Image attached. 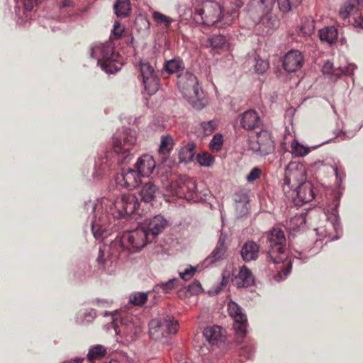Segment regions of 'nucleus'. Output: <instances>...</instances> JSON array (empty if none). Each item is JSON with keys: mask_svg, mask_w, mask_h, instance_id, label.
Returning a JSON list of instances; mask_svg holds the SVG:
<instances>
[{"mask_svg": "<svg viewBox=\"0 0 363 363\" xmlns=\"http://www.w3.org/2000/svg\"><path fill=\"white\" fill-rule=\"evenodd\" d=\"M301 1L302 0H251L247 5V13L259 28L264 27L262 32L268 33L279 26V18L272 13L275 4L280 11L288 13L297 8Z\"/></svg>", "mask_w": 363, "mask_h": 363, "instance_id": "1", "label": "nucleus"}, {"mask_svg": "<svg viewBox=\"0 0 363 363\" xmlns=\"http://www.w3.org/2000/svg\"><path fill=\"white\" fill-rule=\"evenodd\" d=\"M114 209L109 214L106 211H97L91 222V231L96 239L106 237L108 228L112 219L123 218L133 215H140L139 211L140 203L135 195L132 194H123L113 203Z\"/></svg>", "mask_w": 363, "mask_h": 363, "instance_id": "2", "label": "nucleus"}, {"mask_svg": "<svg viewBox=\"0 0 363 363\" xmlns=\"http://www.w3.org/2000/svg\"><path fill=\"white\" fill-rule=\"evenodd\" d=\"M136 142L135 131L129 128H123L116 132L113 137V152L107 153L98 160L96 167L100 174H104L114 169L118 165L129 161V152Z\"/></svg>", "mask_w": 363, "mask_h": 363, "instance_id": "3", "label": "nucleus"}, {"mask_svg": "<svg viewBox=\"0 0 363 363\" xmlns=\"http://www.w3.org/2000/svg\"><path fill=\"white\" fill-rule=\"evenodd\" d=\"M152 239L145 228L140 226L135 230L124 232L120 238H116L111 243L110 247L121 255L123 252L133 253L139 252Z\"/></svg>", "mask_w": 363, "mask_h": 363, "instance_id": "4", "label": "nucleus"}, {"mask_svg": "<svg viewBox=\"0 0 363 363\" xmlns=\"http://www.w3.org/2000/svg\"><path fill=\"white\" fill-rule=\"evenodd\" d=\"M91 55L98 60V65L107 73H113L122 67V57L114 51L113 45L111 42L94 46Z\"/></svg>", "mask_w": 363, "mask_h": 363, "instance_id": "5", "label": "nucleus"}, {"mask_svg": "<svg viewBox=\"0 0 363 363\" xmlns=\"http://www.w3.org/2000/svg\"><path fill=\"white\" fill-rule=\"evenodd\" d=\"M177 86L183 96L196 108H202L203 92L199 86L197 77L191 72L185 71L177 76Z\"/></svg>", "mask_w": 363, "mask_h": 363, "instance_id": "6", "label": "nucleus"}, {"mask_svg": "<svg viewBox=\"0 0 363 363\" xmlns=\"http://www.w3.org/2000/svg\"><path fill=\"white\" fill-rule=\"evenodd\" d=\"M221 14V7L218 2L206 1L195 8L193 18L197 23L222 28Z\"/></svg>", "mask_w": 363, "mask_h": 363, "instance_id": "7", "label": "nucleus"}, {"mask_svg": "<svg viewBox=\"0 0 363 363\" xmlns=\"http://www.w3.org/2000/svg\"><path fill=\"white\" fill-rule=\"evenodd\" d=\"M268 257L274 264L283 263L287 259L285 250L286 238L280 228H273L266 234Z\"/></svg>", "mask_w": 363, "mask_h": 363, "instance_id": "8", "label": "nucleus"}, {"mask_svg": "<svg viewBox=\"0 0 363 363\" xmlns=\"http://www.w3.org/2000/svg\"><path fill=\"white\" fill-rule=\"evenodd\" d=\"M179 328V323L174 318L166 315L163 318L153 319L149 323V333L152 339L161 340L171 334H175Z\"/></svg>", "mask_w": 363, "mask_h": 363, "instance_id": "9", "label": "nucleus"}, {"mask_svg": "<svg viewBox=\"0 0 363 363\" xmlns=\"http://www.w3.org/2000/svg\"><path fill=\"white\" fill-rule=\"evenodd\" d=\"M306 181V172L303 166L296 162L290 163L285 169L282 188L285 195L294 192L296 186L303 184Z\"/></svg>", "mask_w": 363, "mask_h": 363, "instance_id": "10", "label": "nucleus"}, {"mask_svg": "<svg viewBox=\"0 0 363 363\" xmlns=\"http://www.w3.org/2000/svg\"><path fill=\"white\" fill-rule=\"evenodd\" d=\"M249 147L257 155L265 156L274 151V144L270 133L267 130H262L255 138H250Z\"/></svg>", "mask_w": 363, "mask_h": 363, "instance_id": "11", "label": "nucleus"}, {"mask_svg": "<svg viewBox=\"0 0 363 363\" xmlns=\"http://www.w3.org/2000/svg\"><path fill=\"white\" fill-rule=\"evenodd\" d=\"M359 0H349L341 6L339 16L343 20H347L348 23L354 27L363 28V16L359 13Z\"/></svg>", "mask_w": 363, "mask_h": 363, "instance_id": "12", "label": "nucleus"}, {"mask_svg": "<svg viewBox=\"0 0 363 363\" xmlns=\"http://www.w3.org/2000/svg\"><path fill=\"white\" fill-rule=\"evenodd\" d=\"M140 69L145 91L149 95H153L160 86V78L156 71L148 62H141Z\"/></svg>", "mask_w": 363, "mask_h": 363, "instance_id": "13", "label": "nucleus"}, {"mask_svg": "<svg viewBox=\"0 0 363 363\" xmlns=\"http://www.w3.org/2000/svg\"><path fill=\"white\" fill-rule=\"evenodd\" d=\"M288 198L291 199L296 206H302L305 203H308L315 198L313 184L306 181L303 184L296 186L294 192L288 194Z\"/></svg>", "mask_w": 363, "mask_h": 363, "instance_id": "14", "label": "nucleus"}, {"mask_svg": "<svg viewBox=\"0 0 363 363\" xmlns=\"http://www.w3.org/2000/svg\"><path fill=\"white\" fill-rule=\"evenodd\" d=\"M117 186L127 189H133L141 182L140 175L133 169H123L115 176Z\"/></svg>", "mask_w": 363, "mask_h": 363, "instance_id": "15", "label": "nucleus"}, {"mask_svg": "<svg viewBox=\"0 0 363 363\" xmlns=\"http://www.w3.org/2000/svg\"><path fill=\"white\" fill-rule=\"evenodd\" d=\"M235 269L232 272L231 281L238 288H247L254 284L255 278L251 270L245 265L239 268L238 272Z\"/></svg>", "mask_w": 363, "mask_h": 363, "instance_id": "16", "label": "nucleus"}, {"mask_svg": "<svg viewBox=\"0 0 363 363\" xmlns=\"http://www.w3.org/2000/svg\"><path fill=\"white\" fill-rule=\"evenodd\" d=\"M303 65V56L297 50L288 52L284 58L283 66L287 72H294L300 69Z\"/></svg>", "mask_w": 363, "mask_h": 363, "instance_id": "17", "label": "nucleus"}, {"mask_svg": "<svg viewBox=\"0 0 363 363\" xmlns=\"http://www.w3.org/2000/svg\"><path fill=\"white\" fill-rule=\"evenodd\" d=\"M168 221L161 215H157L150 218L143 224V228H145L152 241L161 233L167 227Z\"/></svg>", "mask_w": 363, "mask_h": 363, "instance_id": "18", "label": "nucleus"}, {"mask_svg": "<svg viewBox=\"0 0 363 363\" xmlns=\"http://www.w3.org/2000/svg\"><path fill=\"white\" fill-rule=\"evenodd\" d=\"M203 333L206 340L213 346H219L225 340V330L218 325L206 327Z\"/></svg>", "mask_w": 363, "mask_h": 363, "instance_id": "19", "label": "nucleus"}, {"mask_svg": "<svg viewBox=\"0 0 363 363\" xmlns=\"http://www.w3.org/2000/svg\"><path fill=\"white\" fill-rule=\"evenodd\" d=\"M228 311L230 316L234 318L235 320L240 325L237 328V333L242 336L246 335L247 317L242 313V310L235 302H230L228 304Z\"/></svg>", "mask_w": 363, "mask_h": 363, "instance_id": "20", "label": "nucleus"}, {"mask_svg": "<svg viewBox=\"0 0 363 363\" xmlns=\"http://www.w3.org/2000/svg\"><path fill=\"white\" fill-rule=\"evenodd\" d=\"M155 165L156 163L152 156L144 155L138 158L135 167L140 177H148L152 173Z\"/></svg>", "mask_w": 363, "mask_h": 363, "instance_id": "21", "label": "nucleus"}, {"mask_svg": "<svg viewBox=\"0 0 363 363\" xmlns=\"http://www.w3.org/2000/svg\"><path fill=\"white\" fill-rule=\"evenodd\" d=\"M259 245L252 240L246 241L241 247L240 255L243 261L249 262L257 259L259 255Z\"/></svg>", "mask_w": 363, "mask_h": 363, "instance_id": "22", "label": "nucleus"}, {"mask_svg": "<svg viewBox=\"0 0 363 363\" xmlns=\"http://www.w3.org/2000/svg\"><path fill=\"white\" fill-rule=\"evenodd\" d=\"M240 123L243 128L252 130L259 126L260 118L256 111L249 110L244 112L242 115Z\"/></svg>", "mask_w": 363, "mask_h": 363, "instance_id": "23", "label": "nucleus"}, {"mask_svg": "<svg viewBox=\"0 0 363 363\" xmlns=\"http://www.w3.org/2000/svg\"><path fill=\"white\" fill-rule=\"evenodd\" d=\"M160 194L159 187L154 182L149 181L146 182L140 191L142 200L145 203H150Z\"/></svg>", "mask_w": 363, "mask_h": 363, "instance_id": "24", "label": "nucleus"}, {"mask_svg": "<svg viewBox=\"0 0 363 363\" xmlns=\"http://www.w3.org/2000/svg\"><path fill=\"white\" fill-rule=\"evenodd\" d=\"M227 247L225 245V240L220 238L218 242L212 251L211 255L206 258V261L210 263H214L217 261L223 259L225 257Z\"/></svg>", "mask_w": 363, "mask_h": 363, "instance_id": "25", "label": "nucleus"}, {"mask_svg": "<svg viewBox=\"0 0 363 363\" xmlns=\"http://www.w3.org/2000/svg\"><path fill=\"white\" fill-rule=\"evenodd\" d=\"M196 145L194 143H189L179 152V159L180 162L189 163L194 160L195 156Z\"/></svg>", "mask_w": 363, "mask_h": 363, "instance_id": "26", "label": "nucleus"}, {"mask_svg": "<svg viewBox=\"0 0 363 363\" xmlns=\"http://www.w3.org/2000/svg\"><path fill=\"white\" fill-rule=\"evenodd\" d=\"M227 41L223 35H214L209 37L204 43L206 48H211L216 51H218L225 48Z\"/></svg>", "mask_w": 363, "mask_h": 363, "instance_id": "27", "label": "nucleus"}, {"mask_svg": "<svg viewBox=\"0 0 363 363\" xmlns=\"http://www.w3.org/2000/svg\"><path fill=\"white\" fill-rule=\"evenodd\" d=\"M320 39L328 43H333L337 38V29L334 26L325 27L319 30Z\"/></svg>", "mask_w": 363, "mask_h": 363, "instance_id": "28", "label": "nucleus"}, {"mask_svg": "<svg viewBox=\"0 0 363 363\" xmlns=\"http://www.w3.org/2000/svg\"><path fill=\"white\" fill-rule=\"evenodd\" d=\"M106 354V349L101 345H96L91 347L88 353V359L85 360V363H94L96 359H101Z\"/></svg>", "mask_w": 363, "mask_h": 363, "instance_id": "29", "label": "nucleus"}, {"mask_svg": "<svg viewBox=\"0 0 363 363\" xmlns=\"http://www.w3.org/2000/svg\"><path fill=\"white\" fill-rule=\"evenodd\" d=\"M113 9L118 16H128L131 11L130 0H117Z\"/></svg>", "mask_w": 363, "mask_h": 363, "instance_id": "30", "label": "nucleus"}, {"mask_svg": "<svg viewBox=\"0 0 363 363\" xmlns=\"http://www.w3.org/2000/svg\"><path fill=\"white\" fill-rule=\"evenodd\" d=\"M164 69L168 74L179 73L181 71L184 72V65L180 59H172L164 64Z\"/></svg>", "mask_w": 363, "mask_h": 363, "instance_id": "31", "label": "nucleus"}, {"mask_svg": "<svg viewBox=\"0 0 363 363\" xmlns=\"http://www.w3.org/2000/svg\"><path fill=\"white\" fill-rule=\"evenodd\" d=\"M152 18L157 25L163 26L165 28H168L173 22L172 18L159 11H154L152 13Z\"/></svg>", "mask_w": 363, "mask_h": 363, "instance_id": "32", "label": "nucleus"}, {"mask_svg": "<svg viewBox=\"0 0 363 363\" xmlns=\"http://www.w3.org/2000/svg\"><path fill=\"white\" fill-rule=\"evenodd\" d=\"M174 145V140L172 136L166 135L161 138L160 152L162 154L167 155L173 149Z\"/></svg>", "mask_w": 363, "mask_h": 363, "instance_id": "33", "label": "nucleus"}, {"mask_svg": "<svg viewBox=\"0 0 363 363\" xmlns=\"http://www.w3.org/2000/svg\"><path fill=\"white\" fill-rule=\"evenodd\" d=\"M179 280L178 279H172L164 283H161L155 286V291L162 290L163 292L167 294L172 289L178 286Z\"/></svg>", "mask_w": 363, "mask_h": 363, "instance_id": "34", "label": "nucleus"}, {"mask_svg": "<svg viewBox=\"0 0 363 363\" xmlns=\"http://www.w3.org/2000/svg\"><path fill=\"white\" fill-rule=\"evenodd\" d=\"M292 153L298 157H303L309 153V149L299 144L297 141L291 143Z\"/></svg>", "mask_w": 363, "mask_h": 363, "instance_id": "35", "label": "nucleus"}, {"mask_svg": "<svg viewBox=\"0 0 363 363\" xmlns=\"http://www.w3.org/2000/svg\"><path fill=\"white\" fill-rule=\"evenodd\" d=\"M196 159L198 162L202 166L210 167L214 162V157L208 152L199 154Z\"/></svg>", "mask_w": 363, "mask_h": 363, "instance_id": "36", "label": "nucleus"}, {"mask_svg": "<svg viewBox=\"0 0 363 363\" xmlns=\"http://www.w3.org/2000/svg\"><path fill=\"white\" fill-rule=\"evenodd\" d=\"M147 300V294L146 293H135L130 297V302L135 306H143Z\"/></svg>", "mask_w": 363, "mask_h": 363, "instance_id": "37", "label": "nucleus"}, {"mask_svg": "<svg viewBox=\"0 0 363 363\" xmlns=\"http://www.w3.org/2000/svg\"><path fill=\"white\" fill-rule=\"evenodd\" d=\"M216 128V123L213 121L203 122L200 125L201 133L205 135H211Z\"/></svg>", "mask_w": 363, "mask_h": 363, "instance_id": "38", "label": "nucleus"}, {"mask_svg": "<svg viewBox=\"0 0 363 363\" xmlns=\"http://www.w3.org/2000/svg\"><path fill=\"white\" fill-rule=\"evenodd\" d=\"M223 136L220 134H216L210 143L211 148L214 151L220 150L223 145Z\"/></svg>", "mask_w": 363, "mask_h": 363, "instance_id": "39", "label": "nucleus"}, {"mask_svg": "<svg viewBox=\"0 0 363 363\" xmlns=\"http://www.w3.org/2000/svg\"><path fill=\"white\" fill-rule=\"evenodd\" d=\"M124 30V27L121 26L118 21H115L113 24V28L112 30V34L113 35L114 39H120L122 37Z\"/></svg>", "mask_w": 363, "mask_h": 363, "instance_id": "40", "label": "nucleus"}, {"mask_svg": "<svg viewBox=\"0 0 363 363\" xmlns=\"http://www.w3.org/2000/svg\"><path fill=\"white\" fill-rule=\"evenodd\" d=\"M269 67V64L267 61L259 59L257 60L255 65L256 72L259 74L264 73Z\"/></svg>", "mask_w": 363, "mask_h": 363, "instance_id": "41", "label": "nucleus"}, {"mask_svg": "<svg viewBox=\"0 0 363 363\" xmlns=\"http://www.w3.org/2000/svg\"><path fill=\"white\" fill-rule=\"evenodd\" d=\"M196 272V267H191L189 269H185L184 272H180L179 276L182 279L188 281L194 277Z\"/></svg>", "mask_w": 363, "mask_h": 363, "instance_id": "42", "label": "nucleus"}, {"mask_svg": "<svg viewBox=\"0 0 363 363\" xmlns=\"http://www.w3.org/2000/svg\"><path fill=\"white\" fill-rule=\"evenodd\" d=\"M262 174V170L258 167L253 168L249 174L247 176V180L249 182H252L260 177Z\"/></svg>", "mask_w": 363, "mask_h": 363, "instance_id": "43", "label": "nucleus"}, {"mask_svg": "<svg viewBox=\"0 0 363 363\" xmlns=\"http://www.w3.org/2000/svg\"><path fill=\"white\" fill-rule=\"evenodd\" d=\"M202 290L201 284L199 281H194L188 286V291L191 294H198Z\"/></svg>", "mask_w": 363, "mask_h": 363, "instance_id": "44", "label": "nucleus"}, {"mask_svg": "<svg viewBox=\"0 0 363 363\" xmlns=\"http://www.w3.org/2000/svg\"><path fill=\"white\" fill-rule=\"evenodd\" d=\"M323 72L324 74H338L337 73H335L333 70V64L329 61L324 64L323 67Z\"/></svg>", "mask_w": 363, "mask_h": 363, "instance_id": "45", "label": "nucleus"}, {"mask_svg": "<svg viewBox=\"0 0 363 363\" xmlns=\"http://www.w3.org/2000/svg\"><path fill=\"white\" fill-rule=\"evenodd\" d=\"M355 68L354 65H350L347 67L340 68V74L345 75H352L353 74L354 69Z\"/></svg>", "mask_w": 363, "mask_h": 363, "instance_id": "46", "label": "nucleus"}, {"mask_svg": "<svg viewBox=\"0 0 363 363\" xmlns=\"http://www.w3.org/2000/svg\"><path fill=\"white\" fill-rule=\"evenodd\" d=\"M229 279H230V272H223V278H222V281H221V286L223 287L225 286L228 284Z\"/></svg>", "mask_w": 363, "mask_h": 363, "instance_id": "47", "label": "nucleus"}, {"mask_svg": "<svg viewBox=\"0 0 363 363\" xmlns=\"http://www.w3.org/2000/svg\"><path fill=\"white\" fill-rule=\"evenodd\" d=\"M24 6L27 11H31L33 9V0H23Z\"/></svg>", "mask_w": 363, "mask_h": 363, "instance_id": "48", "label": "nucleus"}, {"mask_svg": "<svg viewBox=\"0 0 363 363\" xmlns=\"http://www.w3.org/2000/svg\"><path fill=\"white\" fill-rule=\"evenodd\" d=\"M73 4H74V2L72 0H64L62 2V7H70V6H72Z\"/></svg>", "mask_w": 363, "mask_h": 363, "instance_id": "49", "label": "nucleus"}, {"mask_svg": "<svg viewBox=\"0 0 363 363\" xmlns=\"http://www.w3.org/2000/svg\"><path fill=\"white\" fill-rule=\"evenodd\" d=\"M103 257H104V252L103 250L100 248L99 249V257L97 258L98 259V262L99 263H102L103 262Z\"/></svg>", "mask_w": 363, "mask_h": 363, "instance_id": "50", "label": "nucleus"}, {"mask_svg": "<svg viewBox=\"0 0 363 363\" xmlns=\"http://www.w3.org/2000/svg\"><path fill=\"white\" fill-rule=\"evenodd\" d=\"M334 172L337 177H338V169L337 167L334 168Z\"/></svg>", "mask_w": 363, "mask_h": 363, "instance_id": "51", "label": "nucleus"}, {"mask_svg": "<svg viewBox=\"0 0 363 363\" xmlns=\"http://www.w3.org/2000/svg\"><path fill=\"white\" fill-rule=\"evenodd\" d=\"M328 142H329L328 140L325 141V142H323V143H322L321 144H320L319 145H317V146H315V147H313V148H315V147H319V146H320V145H323V144L328 143Z\"/></svg>", "mask_w": 363, "mask_h": 363, "instance_id": "52", "label": "nucleus"}, {"mask_svg": "<svg viewBox=\"0 0 363 363\" xmlns=\"http://www.w3.org/2000/svg\"><path fill=\"white\" fill-rule=\"evenodd\" d=\"M110 363H119V362L118 361H116V360H111L110 362Z\"/></svg>", "mask_w": 363, "mask_h": 363, "instance_id": "53", "label": "nucleus"}]
</instances>
